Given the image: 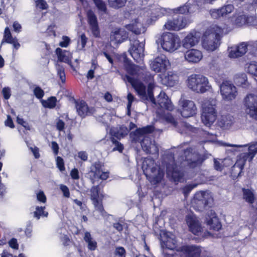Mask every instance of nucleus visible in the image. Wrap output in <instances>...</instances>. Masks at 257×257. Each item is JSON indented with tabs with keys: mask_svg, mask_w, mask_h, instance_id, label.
I'll return each mask as SVG.
<instances>
[{
	"mask_svg": "<svg viewBox=\"0 0 257 257\" xmlns=\"http://www.w3.org/2000/svg\"><path fill=\"white\" fill-rule=\"evenodd\" d=\"M202 107V121L205 125L210 127L217 118L216 100L211 98L204 100Z\"/></svg>",
	"mask_w": 257,
	"mask_h": 257,
	"instance_id": "0eeeda50",
	"label": "nucleus"
},
{
	"mask_svg": "<svg viewBox=\"0 0 257 257\" xmlns=\"http://www.w3.org/2000/svg\"><path fill=\"white\" fill-rule=\"evenodd\" d=\"M84 240L87 244V248L89 250L93 251L96 249L97 243L92 238L91 235L89 232L86 231L85 232Z\"/></svg>",
	"mask_w": 257,
	"mask_h": 257,
	"instance_id": "c9c22d12",
	"label": "nucleus"
},
{
	"mask_svg": "<svg viewBox=\"0 0 257 257\" xmlns=\"http://www.w3.org/2000/svg\"><path fill=\"white\" fill-rule=\"evenodd\" d=\"M130 131V130L128 129L125 126H121L119 127V129L118 130L117 132L115 134V136L118 139H120L121 138L124 137L126 135H127Z\"/></svg>",
	"mask_w": 257,
	"mask_h": 257,
	"instance_id": "49530a36",
	"label": "nucleus"
},
{
	"mask_svg": "<svg viewBox=\"0 0 257 257\" xmlns=\"http://www.w3.org/2000/svg\"><path fill=\"white\" fill-rule=\"evenodd\" d=\"M56 101L57 100L55 97H51L47 100L43 101L42 104L45 107L53 108L56 106Z\"/></svg>",
	"mask_w": 257,
	"mask_h": 257,
	"instance_id": "c03bdc74",
	"label": "nucleus"
},
{
	"mask_svg": "<svg viewBox=\"0 0 257 257\" xmlns=\"http://www.w3.org/2000/svg\"><path fill=\"white\" fill-rule=\"evenodd\" d=\"M245 112L250 117L257 120V95L249 93L243 100Z\"/></svg>",
	"mask_w": 257,
	"mask_h": 257,
	"instance_id": "9b49d317",
	"label": "nucleus"
},
{
	"mask_svg": "<svg viewBox=\"0 0 257 257\" xmlns=\"http://www.w3.org/2000/svg\"><path fill=\"white\" fill-rule=\"evenodd\" d=\"M197 184L196 183H192L186 185L183 188V193H189L192 190L197 186Z\"/></svg>",
	"mask_w": 257,
	"mask_h": 257,
	"instance_id": "69168bd1",
	"label": "nucleus"
},
{
	"mask_svg": "<svg viewBox=\"0 0 257 257\" xmlns=\"http://www.w3.org/2000/svg\"><path fill=\"white\" fill-rule=\"evenodd\" d=\"M236 17L235 20L234 21V23L237 26H242L245 24H246V16L244 14L240 15L235 14Z\"/></svg>",
	"mask_w": 257,
	"mask_h": 257,
	"instance_id": "ea45409f",
	"label": "nucleus"
},
{
	"mask_svg": "<svg viewBox=\"0 0 257 257\" xmlns=\"http://www.w3.org/2000/svg\"><path fill=\"white\" fill-rule=\"evenodd\" d=\"M153 131V127L152 126H147L146 127L137 129L134 133L130 134V138L134 142H139L142 144L143 139L146 137L144 135L146 133H149Z\"/></svg>",
	"mask_w": 257,
	"mask_h": 257,
	"instance_id": "412c9836",
	"label": "nucleus"
},
{
	"mask_svg": "<svg viewBox=\"0 0 257 257\" xmlns=\"http://www.w3.org/2000/svg\"><path fill=\"white\" fill-rule=\"evenodd\" d=\"M145 43L138 40L133 41L131 44L129 52L137 62H141L144 57Z\"/></svg>",
	"mask_w": 257,
	"mask_h": 257,
	"instance_id": "4468645a",
	"label": "nucleus"
},
{
	"mask_svg": "<svg viewBox=\"0 0 257 257\" xmlns=\"http://www.w3.org/2000/svg\"><path fill=\"white\" fill-rule=\"evenodd\" d=\"M243 199L249 204H252L255 200L254 194H243Z\"/></svg>",
	"mask_w": 257,
	"mask_h": 257,
	"instance_id": "864d4df0",
	"label": "nucleus"
},
{
	"mask_svg": "<svg viewBox=\"0 0 257 257\" xmlns=\"http://www.w3.org/2000/svg\"><path fill=\"white\" fill-rule=\"evenodd\" d=\"M219 89L222 98L225 101L233 100L237 95L236 87L230 81H223L219 85Z\"/></svg>",
	"mask_w": 257,
	"mask_h": 257,
	"instance_id": "9d476101",
	"label": "nucleus"
},
{
	"mask_svg": "<svg viewBox=\"0 0 257 257\" xmlns=\"http://www.w3.org/2000/svg\"><path fill=\"white\" fill-rule=\"evenodd\" d=\"M246 24L257 26V19L253 16H246Z\"/></svg>",
	"mask_w": 257,
	"mask_h": 257,
	"instance_id": "6e6d98bb",
	"label": "nucleus"
},
{
	"mask_svg": "<svg viewBox=\"0 0 257 257\" xmlns=\"http://www.w3.org/2000/svg\"><path fill=\"white\" fill-rule=\"evenodd\" d=\"M2 92L6 99H9L11 96V89L9 87H4Z\"/></svg>",
	"mask_w": 257,
	"mask_h": 257,
	"instance_id": "e2e57ef3",
	"label": "nucleus"
},
{
	"mask_svg": "<svg viewBox=\"0 0 257 257\" xmlns=\"http://www.w3.org/2000/svg\"><path fill=\"white\" fill-rule=\"evenodd\" d=\"M245 69L249 73L257 76V62H253L247 64Z\"/></svg>",
	"mask_w": 257,
	"mask_h": 257,
	"instance_id": "37998d69",
	"label": "nucleus"
},
{
	"mask_svg": "<svg viewBox=\"0 0 257 257\" xmlns=\"http://www.w3.org/2000/svg\"><path fill=\"white\" fill-rule=\"evenodd\" d=\"M164 118L165 119V120L169 122V123H170L171 124H172L173 125H174V126L176 125V122L174 119V118L172 116V115H171L170 113H168L167 114L165 117H164Z\"/></svg>",
	"mask_w": 257,
	"mask_h": 257,
	"instance_id": "338daca9",
	"label": "nucleus"
},
{
	"mask_svg": "<svg viewBox=\"0 0 257 257\" xmlns=\"http://www.w3.org/2000/svg\"><path fill=\"white\" fill-rule=\"evenodd\" d=\"M192 203L194 204V207L201 211L203 209L211 207L213 199L211 194H194Z\"/></svg>",
	"mask_w": 257,
	"mask_h": 257,
	"instance_id": "f8f14e48",
	"label": "nucleus"
},
{
	"mask_svg": "<svg viewBox=\"0 0 257 257\" xmlns=\"http://www.w3.org/2000/svg\"><path fill=\"white\" fill-rule=\"evenodd\" d=\"M98 10L102 14H106L107 8L106 5L102 0H93Z\"/></svg>",
	"mask_w": 257,
	"mask_h": 257,
	"instance_id": "a18cd8bd",
	"label": "nucleus"
},
{
	"mask_svg": "<svg viewBox=\"0 0 257 257\" xmlns=\"http://www.w3.org/2000/svg\"><path fill=\"white\" fill-rule=\"evenodd\" d=\"M210 14L211 17L214 19H218L220 17H222L221 14V11L220 9H212L210 11Z\"/></svg>",
	"mask_w": 257,
	"mask_h": 257,
	"instance_id": "3c124183",
	"label": "nucleus"
},
{
	"mask_svg": "<svg viewBox=\"0 0 257 257\" xmlns=\"http://www.w3.org/2000/svg\"><path fill=\"white\" fill-rule=\"evenodd\" d=\"M198 42V38L193 33H190L183 40L182 45L184 48L189 49L196 45Z\"/></svg>",
	"mask_w": 257,
	"mask_h": 257,
	"instance_id": "72a5a7b5",
	"label": "nucleus"
},
{
	"mask_svg": "<svg viewBox=\"0 0 257 257\" xmlns=\"http://www.w3.org/2000/svg\"><path fill=\"white\" fill-rule=\"evenodd\" d=\"M176 12L182 14L187 13L189 12L188 6L185 5L180 7L176 10Z\"/></svg>",
	"mask_w": 257,
	"mask_h": 257,
	"instance_id": "774afa93",
	"label": "nucleus"
},
{
	"mask_svg": "<svg viewBox=\"0 0 257 257\" xmlns=\"http://www.w3.org/2000/svg\"><path fill=\"white\" fill-rule=\"evenodd\" d=\"M160 9L156 7L145 8L140 12V16L132 20L125 28L133 33L139 35L146 31L144 24L150 25L160 17Z\"/></svg>",
	"mask_w": 257,
	"mask_h": 257,
	"instance_id": "f03ea898",
	"label": "nucleus"
},
{
	"mask_svg": "<svg viewBox=\"0 0 257 257\" xmlns=\"http://www.w3.org/2000/svg\"><path fill=\"white\" fill-rule=\"evenodd\" d=\"M56 164L57 167L61 171L65 170V167L64 164V161L63 159L60 157H57L56 158Z\"/></svg>",
	"mask_w": 257,
	"mask_h": 257,
	"instance_id": "bf43d9fd",
	"label": "nucleus"
},
{
	"mask_svg": "<svg viewBox=\"0 0 257 257\" xmlns=\"http://www.w3.org/2000/svg\"><path fill=\"white\" fill-rule=\"evenodd\" d=\"M158 44H160L165 51L173 52L179 49L181 46L179 37L174 33H165L156 40Z\"/></svg>",
	"mask_w": 257,
	"mask_h": 257,
	"instance_id": "6e6552de",
	"label": "nucleus"
},
{
	"mask_svg": "<svg viewBox=\"0 0 257 257\" xmlns=\"http://www.w3.org/2000/svg\"><path fill=\"white\" fill-rule=\"evenodd\" d=\"M56 53L58 56V60L60 62H63L68 64L71 67L72 54L68 51L63 50L61 48H58L56 50Z\"/></svg>",
	"mask_w": 257,
	"mask_h": 257,
	"instance_id": "c85d7f7f",
	"label": "nucleus"
},
{
	"mask_svg": "<svg viewBox=\"0 0 257 257\" xmlns=\"http://www.w3.org/2000/svg\"><path fill=\"white\" fill-rule=\"evenodd\" d=\"M45 206L36 207V210L33 212V217L37 220L39 219L41 217H47L48 212L45 211Z\"/></svg>",
	"mask_w": 257,
	"mask_h": 257,
	"instance_id": "e433bc0d",
	"label": "nucleus"
},
{
	"mask_svg": "<svg viewBox=\"0 0 257 257\" xmlns=\"http://www.w3.org/2000/svg\"><path fill=\"white\" fill-rule=\"evenodd\" d=\"M167 155L164 158V161L168 160L166 164V172L167 176L172 179L175 182H180L183 179V173L175 163V158L177 159V162L182 164L183 162H186L187 165L190 167L194 168L200 165L204 160L196 151L191 148H183L178 147L174 151L173 156L172 154Z\"/></svg>",
	"mask_w": 257,
	"mask_h": 257,
	"instance_id": "f257e3e1",
	"label": "nucleus"
},
{
	"mask_svg": "<svg viewBox=\"0 0 257 257\" xmlns=\"http://www.w3.org/2000/svg\"><path fill=\"white\" fill-rule=\"evenodd\" d=\"M142 147L147 153L157 154L159 149L154 141H152L150 138L145 137L142 142Z\"/></svg>",
	"mask_w": 257,
	"mask_h": 257,
	"instance_id": "393cba45",
	"label": "nucleus"
},
{
	"mask_svg": "<svg viewBox=\"0 0 257 257\" xmlns=\"http://www.w3.org/2000/svg\"><path fill=\"white\" fill-rule=\"evenodd\" d=\"M125 68L127 72L132 75H139L140 68L132 63H126Z\"/></svg>",
	"mask_w": 257,
	"mask_h": 257,
	"instance_id": "4c0bfd02",
	"label": "nucleus"
},
{
	"mask_svg": "<svg viewBox=\"0 0 257 257\" xmlns=\"http://www.w3.org/2000/svg\"><path fill=\"white\" fill-rule=\"evenodd\" d=\"M126 0H108V4L110 7L118 9L124 6Z\"/></svg>",
	"mask_w": 257,
	"mask_h": 257,
	"instance_id": "79ce46f5",
	"label": "nucleus"
},
{
	"mask_svg": "<svg viewBox=\"0 0 257 257\" xmlns=\"http://www.w3.org/2000/svg\"><path fill=\"white\" fill-rule=\"evenodd\" d=\"M36 4L38 8L42 10H47L48 8V5L45 0H37Z\"/></svg>",
	"mask_w": 257,
	"mask_h": 257,
	"instance_id": "5fc2aeb1",
	"label": "nucleus"
},
{
	"mask_svg": "<svg viewBox=\"0 0 257 257\" xmlns=\"http://www.w3.org/2000/svg\"><path fill=\"white\" fill-rule=\"evenodd\" d=\"M187 23L183 16H179L168 20L164 25V28L168 30L179 31L185 28Z\"/></svg>",
	"mask_w": 257,
	"mask_h": 257,
	"instance_id": "2eb2a0df",
	"label": "nucleus"
},
{
	"mask_svg": "<svg viewBox=\"0 0 257 257\" xmlns=\"http://www.w3.org/2000/svg\"><path fill=\"white\" fill-rule=\"evenodd\" d=\"M235 83L242 87L246 88L247 86V76L245 74L242 73L235 77Z\"/></svg>",
	"mask_w": 257,
	"mask_h": 257,
	"instance_id": "58836bf2",
	"label": "nucleus"
},
{
	"mask_svg": "<svg viewBox=\"0 0 257 257\" xmlns=\"http://www.w3.org/2000/svg\"><path fill=\"white\" fill-rule=\"evenodd\" d=\"M256 153L257 142L250 145L247 152L241 153L237 156L236 162L232 167V170L237 169L238 175L240 174L245 162L251 161Z\"/></svg>",
	"mask_w": 257,
	"mask_h": 257,
	"instance_id": "1a4fd4ad",
	"label": "nucleus"
},
{
	"mask_svg": "<svg viewBox=\"0 0 257 257\" xmlns=\"http://www.w3.org/2000/svg\"><path fill=\"white\" fill-rule=\"evenodd\" d=\"M187 85L190 90L198 93H204L211 88L208 79L201 74L190 75L187 80Z\"/></svg>",
	"mask_w": 257,
	"mask_h": 257,
	"instance_id": "423d86ee",
	"label": "nucleus"
},
{
	"mask_svg": "<svg viewBox=\"0 0 257 257\" xmlns=\"http://www.w3.org/2000/svg\"><path fill=\"white\" fill-rule=\"evenodd\" d=\"M222 161L221 160H214V166L215 170L217 171H221L223 168V165H222Z\"/></svg>",
	"mask_w": 257,
	"mask_h": 257,
	"instance_id": "0e129e2a",
	"label": "nucleus"
},
{
	"mask_svg": "<svg viewBox=\"0 0 257 257\" xmlns=\"http://www.w3.org/2000/svg\"><path fill=\"white\" fill-rule=\"evenodd\" d=\"M122 78L124 81H127L131 84L138 95L143 97H148V93L146 92V86L142 82L127 75L123 76Z\"/></svg>",
	"mask_w": 257,
	"mask_h": 257,
	"instance_id": "f3484780",
	"label": "nucleus"
},
{
	"mask_svg": "<svg viewBox=\"0 0 257 257\" xmlns=\"http://www.w3.org/2000/svg\"><path fill=\"white\" fill-rule=\"evenodd\" d=\"M222 17H226L228 14L232 12L234 10L233 5L228 4L220 8Z\"/></svg>",
	"mask_w": 257,
	"mask_h": 257,
	"instance_id": "a19ab883",
	"label": "nucleus"
},
{
	"mask_svg": "<svg viewBox=\"0 0 257 257\" xmlns=\"http://www.w3.org/2000/svg\"><path fill=\"white\" fill-rule=\"evenodd\" d=\"M182 250L188 257H200L201 252L200 248L195 245L183 246Z\"/></svg>",
	"mask_w": 257,
	"mask_h": 257,
	"instance_id": "cd10ccee",
	"label": "nucleus"
},
{
	"mask_svg": "<svg viewBox=\"0 0 257 257\" xmlns=\"http://www.w3.org/2000/svg\"><path fill=\"white\" fill-rule=\"evenodd\" d=\"M56 69L57 75L59 76L60 79L62 83H64L65 82V74L64 68L62 66L58 65L56 66Z\"/></svg>",
	"mask_w": 257,
	"mask_h": 257,
	"instance_id": "de8ad7c7",
	"label": "nucleus"
},
{
	"mask_svg": "<svg viewBox=\"0 0 257 257\" xmlns=\"http://www.w3.org/2000/svg\"><path fill=\"white\" fill-rule=\"evenodd\" d=\"M70 41V40L68 37L63 36L62 41L59 43V46L62 47L66 48L69 46Z\"/></svg>",
	"mask_w": 257,
	"mask_h": 257,
	"instance_id": "052dcab7",
	"label": "nucleus"
},
{
	"mask_svg": "<svg viewBox=\"0 0 257 257\" xmlns=\"http://www.w3.org/2000/svg\"><path fill=\"white\" fill-rule=\"evenodd\" d=\"M180 112L184 117L193 116L196 113L197 107L194 101L181 98L179 102Z\"/></svg>",
	"mask_w": 257,
	"mask_h": 257,
	"instance_id": "ddd939ff",
	"label": "nucleus"
},
{
	"mask_svg": "<svg viewBox=\"0 0 257 257\" xmlns=\"http://www.w3.org/2000/svg\"><path fill=\"white\" fill-rule=\"evenodd\" d=\"M4 42L11 44L13 45L14 47L18 49L19 48L20 45L18 42L16 38H13L12 36L10 30L8 27H6L5 29L4 35L2 44Z\"/></svg>",
	"mask_w": 257,
	"mask_h": 257,
	"instance_id": "c756f323",
	"label": "nucleus"
},
{
	"mask_svg": "<svg viewBox=\"0 0 257 257\" xmlns=\"http://www.w3.org/2000/svg\"><path fill=\"white\" fill-rule=\"evenodd\" d=\"M186 222L190 231L195 235H199L202 231V227L199 221L193 216H186Z\"/></svg>",
	"mask_w": 257,
	"mask_h": 257,
	"instance_id": "b1692460",
	"label": "nucleus"
},
{
	"mask_svg": "<svg viewBox=\"0 0 257 257\" xmlns=\"http://www.w3.org/2000/svg\"><path fill=\"white\" fill-rule=\"evenodd\" d=\"M222 29L216 25L211 26L204 34L202 46L207 51H213L220 45Z\"/></svg>",
	"mask_w": 257,
	"mask_h": 257,
	"instance_id": "20e7f679",
	"label": "nucleus"
},
{
	"mask_svg": "<svg viewBox=\"0 0 257 257\" xmlns=\"http://www.w3.org/2000/svg\"><path fill=\"white\" fill-rule=\"evenodd\" d=\"M99 195V194H91V199L96 210L98 211L102 216L105 217L107 215V214L103 208L102 199L100 198Z\"/></svg>",
	"mask_w": 257,
	"mask_h": 257,
	"instance_id": "bb28decb",
	"label": "nucleus"
},
{
	"mask_svg": "<svg viewBox=\"0 0 257 257\" xmlns=\"http://www.w3.org/2000/svg\"><path fill=\"white\" fill-rule=\"evenodd\" d=\"M34 93L36 97L39 99L42 98L44 95V91L39 86L34 89Z\"/></svg>",
	"mask_w": 257,
	"mask_h": 257,
	"instance_id": "4d7b16f0",
	"label": "nucleus"
},
{
	"mask_svg": "<svg viewBox=\"0 0 257 257\" xmlns=\"http://www.w3.org/2000/svg\"><path fill=\"white\" fill-rule=\"evenodd\" d=\"M33 228V224L31 221H28L26 223V227L25 230V233L27 237H31Z\"/></svg>",
	"mask_w": 257,
	"mask_h": 257,
	"instance_id": "603ef678",
	"label": "nucleus"
},
{
	"mask_svg": "<svg viewBox=\"0 0 257 257\" xmlns=\"http://www.w3.org/2000/svg\"><path fill=\"white\" fill-rule=\"evenodd\" d=\"M146 81L148 83V98L154 104L158 105L161 108L166 109L168 110H172L173 109V105L170 99L166 94L161 91L157 98V101L154 97L153 93V89L156 86L154 76L151 74L147 75L146 77Z\"/></svg>",
	"mask_w": 257,
	"mask_h": 257,
	"instance_id": "7ed1b4c3",
	"label": "nucleus"
},
{
	"mask_svg": "<svg viewBox=\"0 0 257 257\" xmlns=\"http://www.w3.org/2000/svg\"><path fill=\"white\" fill-rule=\"evenodd\" d=\"M233 122V118L230 114L222 115L217 120V124L220 127L227 129L230 127Z\"/></svg>",
	"mask_w": 257,
	"mask_h": 257,
	"instance_id": "2f4dec72",
	"label": "nucleus"
},
{
	"mask_svg": "<svg viewBox=\"0 0 257 257\" xmlns=\"http://www.w3.org/2000/svg\"><path fill=\"white\" fill-rule=\"evenodd\" d=\"M206 222L207 225L214 230L218 231L221 228V223L215 212L213 210H210L207 212L206 216Z\"/></svg>",
	"mask_w": 257,
	"mask_h": 257,
	"instance_id": "a211bd4d",
	"label": "nucleus"
},
{
	"mask_svg": "<svg viewBox=\"0 0 257 257\" xmlns=\"http://www.w3.org/2000/svg\"><path fill=\"white\" fill-rule=\"evenodd\" d=\"M112 142L114 145H115V147L113 149V151H118L121 152L122 151L123 149V145L118 142L117 140H115L114 138L112 139Z\"/></svg>",
	"mask_w": 257,
	"mask_h": 257,
	"instance_id": "13d9d810",
	"label": "nucleus"
},
{
	"mask_svg": "<svg viewBox=\"0 0 257 257\" xmlns=\"http://www.w3.org/2000/svg\"><path fill=\"white\" fill-rule=\"evenodd\" d=\"M114 253L118 257H126V250L122 246L116 247Z\"/></svg>",
	"mask_w": 257,
	"mask_h": 257,
	"instance_id": "09e8293b",
	"label": "nucleus"
},
{
	"mask_svg": "<svg viewBox=\"0 0 257 257\" xmlns=\"http://www.w3.org/2000/svg\"><path fill=\"white\" fill-rule=\"evenodd\" d=\"M128 38V34L123 29H115L111 33L110 41L115 44H118L126 41Z\"/></svg>",
	"mask_w": 257,
	"mask_h": 257,
	"instance_id": "6ab92c4d",
	"label": "nucleus"
},
{
	"mask_svg": "<svg viewBox=\"0 0 257 257\" xmlns=\"http://www.w3.org/2000/svg\"><path fill=\"white\" fill-rule=\"evenodd\" d=\"M182 126L183 127V130L182 131L180 132V133L182 134L183 132L185 133H187L188 131H194L195 129L192 125L187 123H183L182 124Z\"/></svg>",
	"mask_w": 257,
	"mask_h": 257,
	"instance_id": "680f3d73",
	"label": "nucleus"
},
{
	"mask_svg": "<svg viewBox=\"0 0 257 257\" xmlns=\"http://www.w3.org/2000/svg\"><path fill=\"white\" fill-rule=\"evenodd\" d=\"M75 107L78 114L81 117H84L89 113L88 105L83 100L75 101Z\"/></svg>",
	"mask_w": 257,
	"mask_h": 257,
	"instance_id": "f704fd0d",
	"label": "nucleus"
},
{
	"mask_svg": "<svg viewBox=\"0 0 257 257\" xmlns=\"http://www.w3.org/2000/svg\"><path fill=\"white\" fill-rule=\"evenodd\" d=\"M246 51V42H242L236 47L229 48L228 49V56L231 58H236L242 56Z\"/></svg>",
	"mask_w": 257,
	"mask_h": 257,
	"instance_id": "5701e85b",
	"label": "nucleus"
},
{
	"mask_svg": "<svg viewBox=\"0 0 257 257\" xmlns=\"http://www.w3.org/2000/svg\"><path fill=\"white\" fill-rule=\"evenodd\" d=\"M170 62L165 56L156 57L150 63L151 69L156 73L164 72L167 70Z\"/></svg>",
	"mask_w": 257,
	"mask_h": 257,
	"instance_id": "dca6fc26",
	"label": "nucleus"
},
{
	"mask_svg": "<svg viewBox=\"0 0 257 257\" xmlns=\"http://www.w3.org/2000/svg\"><path fill=\"white\" fill-rule=\"evenodd\" d=\"M176 241L174 235L169 236L168 234H164L161 240V246L170 250H173L176 247Z\"/></svg>",
	"mask_w": 257,
	"mask_h": 257,
	"instance_id": "473e14b6",
	"label": "nucleus"
},
{
	"mask_svg": "<svg viewBox=\"0 0 257 257\" xmlns=\"http://www.w3.org/2000/svg\"><path fill=\"white\" fill-rule=\"evenodd\" d=\"M161 78V83L165 85L172 87L176 84L179 80L177 74L174 71H168L167 73Z\"/></svg>",
	"mask_w": 257,
	"mask_h": 257,
	"instance_id": "a878e982",
	"label": "nucleus"
},
{
	"mask_svg": "<svg viewBox=\"0 0 257 257\" xmlns=\"http://www.w3.org/2000/svg\"><path fill=\"white\" fill-rule=\"evenodd\" d=\"M202 58V52L195 49L187 50L184 54L185 60L189 63H197L200 61Z\"/></svg>",
	"mask_w": 257,
	"mask_h": 257,
	"instance_id": "aec40b11",
	"label": "nucleus"
},
{
	"mask_svg": "<svg viewBox=\"0 0 257 257\" xmlns=\"http://www.w3.org/2000/svg\"><path fill=\"white\" fill-rule=\"evenodd\" d=\"M88 22L93 36L98 37L100 35V31L98 25L97 17L91 10H89L87 13Z\"/></svg>",
	"mask_w": 257,
	"mask_h": 257,
	"instance_id": "4be33fe9",
	"label": "nucleus"
},
{
	"mask_svg": "<svg viewBox=\"0 0 257 257\" xmlns=\"http://www.w3.org/2000/svg\"><path fill=\"white\" fill-rule=\"evenodd\" d=\"M246 45L247 50H248L252 53H255L257 51V41L246 42Z\"/></svg>",
	"mask_w": 257,
	"mask_h": 257,
	"instance_id": "8fccbe9b",
	"label": "nucleus"
},
{
	"mask_svg": "<svg viewBox=\"0 0 257 257\" xmlns=\"http://www.w3.org/2000/svg\"><path fill=\"white\" fill-rule=\"evenodd\" d=\"M91 173L93 174L95 178L100 179L102 180H105L108 177V173L107 172H103L101 168V166L99 164H95L92 167Z\"/></svg>",
	"mask_w": 257,
	"mask_h": 257,
	"instance_id": "7c9ffc66",
	"label": "nucleus"
},
{
	"mask_svg": "<svg viewBox=\"0 0 257 257\" xmlns=\"http://www.w3.org/2000/svg\"><path fill=\"white\" fill-rule=\"evenodd\" d=\"M142 169L147 178L154 184L161 182L164 177L163 171L157 167L155 161L151 158L144 159Z\"/></svg>",
	"mask_w": 257,
	"mask_h": 257,
	"instance_id": "39448f33",
	"label": "nucleus"
}]
</instances>
